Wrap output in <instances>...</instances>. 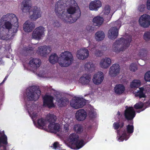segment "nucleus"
<instances>
[{
    "label": "nucleus",
    "instance_id": "1",
    "mask_svg": "<svg viewBox=\"0 0 150 150\" xmlns=\"http://www.w3.org/2000/svg\"><path fill=\"white\" fill-rule=\"evenodd\" d=\"M74 58L71 53L69 51H65L60 54L59 58L56 53L52 54L50 57L49 61L52 64H54L58 61L61 67H67L73 63Z\"/></svg>",
    "mask_w": 150,
    "mask_h": 150
},
{
    "label": "nucleus",
    "instance_id": "2",
    "mask_svg": "<svg viewBox=\"0 0 150 150\" xmlns=\"http://www.w3.org/2000/svg\"><path fill=\"white\" fill-rule=\"evenodd\" d=\"M76 5L71 6L67 10L68 13L71 14L69 16H68L67 13L63 11V13L60 14L62 15V17L58 16L59 18L63 20L64 23H71L75 22L81 16V12L78 6L75 7Z\"/></svg>",
    "mask_w": 150,
    "mask_h": 150
},
{
    "label": "nucleus",
    "instance_id": "3",
    "mask_svg": "<svg viewBox=\"0 0 150 150\" xmlns=\"http://www.w3.org/2000/svg\"><path fill=\"white\" fill-rule=\"evenodd\" d=\"M132 40V37L125 39L121 38L114 42L112 45V50L116 53L123 51L129 47Z\"/></svg>",
    "mask_w": 150,
    "mask_h": 150
},
{
    "label": "nucleus",
    "instance_id": "4",
    "mask_svg": "<svg viewBox=\"0 0 150 150\" xmlns=\"http://www.w3.org/2000/svg\"><path fill=\"white\" fill-rule=\"evenodd\" d=\"M75 4H76V3L74 0H60L58 1L54 6V11L56 15L62 17L60 14L62 13L65 8L69 7Z\"/></svg>",
    "mask_w": 150,
    "mask_h": 150
},
{
    "label": "nucleus",
    "instance_id": "5",
    "mask_svg": "<svg viewBox=\"0 0 150 150\" xmlns=\"http://www.w3.org/2000/svg\"><path fill=\"white\" fill-rule=\"evenodd\" d=\"M26 95L29 101H36L38 100L41 95V91L39 88L34 86L30 87L27 91Z\"/></svg>",
    "mask_w": 150,
    "mask_h": 150
},
{
    "label": "nucleus",
    "instance_id": "6",
    "mask_svg": "<svg viewBox=\"0 0 150 150\" xmlns=\"http://www.w3.org/2000/svg\"><path fill=\"white\" fill-rule=\"evenodd\" d=\"M139 25L144 28H147L150 25V16L147 14L142 15L139 19Z\"/></svg>",
    "mask_w": 150,
    "mask_h": 150
},
{
    "label": "nucleus",
    "instance_id": "7",
    "mask_svg": "<svg viewBox=\"0 0 150 150\" xmlns=\"http://www.w3.org/2000/svg\"><path fill=\"white\" fill-rule=\"evenodd\" d=\"M45 31V28L42 26H40L37 27L33 32L32 35V38L40 40L42 35H44Z\"/></svg>",
    "mask_w": 150,
    "mask_h": 150
},
{
    "label": "nucleus",
    "instance_id": "8",
    "mask_svg": "<svg viewBox=\"0 0 150 150\" xmlns=\"http://www.w3.org/2000/svg\"><path fill=\"white\" fill-rule=\"evenodd\" d=\"M1 19L4 21L9 20L12 25L18 23V19L16 16L14 14L11 13H7L5 15H3L1 18Z\"/></svg>",
    "mask_w": 150,
    "mask_h": 150
},
{
    "label": "nucleus",
    "instance_id": "9",
    "mask_svg": "<svg viewBox=\"0 0 150 150\" xmlns=\"http://www.w3.org/2000/svg\"><path fill=\"white\" fill-rule=\"evenodd\" d=\"M124 116L127 120H131L135 117L136 113L132 107H129L126 109L124 112Z\"/></svg>",
    "mask_w": 150,
    "mask_h": 150
},
{
    "label": "nucleus",
    "instance_id": "10",
    "mask_svg": "<svg viewBox=\"0 0 150 150\" xmlns=\"http://www.w3.org/2000/svg\"><path fill=\"white\" fill-rule=\"evenodd\" d=\"M53 97L51 96L46 95L43 98V105L44 106L51 108L54 106L53 103Z\"/></svg>",
    "mask_w": 150,
    "mask_h": 150
},
{
    "label": "nucleus",
    "instance_id": "11",
    "mask_svg": "<svg viewBox=\"0 0 150 150\" xmlns=\"http://www.w3.org/2000/svg\"><path fill=\"white\" fill-rule=\"evenodd\" d=\"M32 6V2L31 0H24L21 3V9L23 12L29 11Z\"/></svg>",
    "mask_w": 150,
    "mask_h": 150
},
{
    "label": "nucleus",
    "instance_id": "12",
    "mask_svg": "<svg viewBox=\"0 0 150 150\" xmlns=\"http://www.w3.org/2000/svg\"><path fill=\"white\" fill-rule=\"evenodd\" d=\"M35 27L34 23L29 20L25 21L23 25V29L26 32H32Z\"/></svg>",
    "mask_w": 150,
    "mask_h": 150
},
{
    "label": "nucleus",
    "instance_id": "13",
    "mask_svg": "<svg viewBox=\"0 0 150 150\" xmlns=\"http://www.w3.org/2000/svg\"><path fill=\"white\" fill-rule=\"evenodd\" d=\"M89 56L88 49H83L78 50L76 57L78 59L83 60L87 58Z\"/></svg>",
    "mask_w": 150,
    "mask_h": 150
},
{
    "label": "nucleus",
    "instance_id": "14",
    "mask_svg": "<svg viewBox=\"0 0 150 150\" xmlns=\"http://www.w3.org/2000/svg\"><path fill=\"white\" fill-rule=\"evenodd\" d=\"M39 54L42 56H46L51 50V46L44 45L38 47Z\"/></svg>",
    "mask_w": 150,
    "mask_h": 150
},
{
    "label": "nucleus",
    "instance_id": "15",
    "mask_svg": "<svg viewBox=\"0 0 150 150\" xmlns=\"http://www.w3.org/2000/svg\"><path fill=\"white\" fill-rule=\"evenodd\" d=\"M86 112L83 109L78 110L75 115L76 119L79 121L84 120L86 118Z\"/></svg>",
    "mask_w": 150,
    "mask_h": 150
},
{
    "label": "nucleus",
    "instance_id": "16",
    "mask_svg": "<svg viewBox=\"0 0 150 150\" xmlns=\"http://www.w3.org/2000/svg\"><path fill=\"white\" fill-rule=\"evenodd\" d=\"M110 69L109 74L112 77H115L117 75L120 70V66L117 64H113Z\"/></svg>",
    "mask_w": 150,
    "mask_h": 150
},
{
    "label": "nucleus",
    "instance_id": "17",
    "mask_svg": "<svg viewBox=\"0 0 150 150\" xmlns=\"http://www.w3.org/2000/svg\"><path fill=\"white\" fill-rule=\"evenodd\" d=\"M104 79V76L103 73L101 72H99L94 74L93 81V83L97 85L101 83Z\"/></svg>",
    "mask_w": 150,
    "mask_h": 150
},
{
    "label": "nucleus",
    "instance_id": "18",
    "mask_svg": "<svg viewBox=\"0 0 150 150\" xmlns=\"http://www.w3.org/2000/svg\"><path fill=\"white\" fill-rule=\"evenodd\" d=\"M33 13L31 16V18L34 21L36 20L41 16L42 12L40 8L35 6L33 10Z\"/></svg>",
    "mask_w": 150,
    "mask_h": 150
},
{
    "label": "nucleus",
    "instance_id": "19",
    "mask_svg": "<svg viewBox=\"0 0 150 150\" xmlns=\"http://www.w3.org/2000/svg\"><path fill=\"white\" fill-rule=\"evenodd\" d=\"M118 34V30L115 27H111L109 30L108 37L111 39H115L117 38Z\"/></svg>",
    "mask_w": 150,
    "mask_h": 150
},
{
    "label": "nucleus",
    "instance_id": "20",
    "mask_svg": "<svg viewBox=\"0 0 150 150\" xmlns=\"http://www.w3.org/2000/svg\"><path fill=\"white\" fill-rule=\"evenodd\" d=\"M102 6L101 2L98 0L92 1L90 4L89 8L91 10L97 11Z\"/></svg>",
    "mask_w": 150,
    "mask_h": 150
},
{
    "label": "nucleus",
    "instance_id": "21",
    "mask_svg": "<svg viewBox=\"0 0 150 150\" xmlns=\"http://www.w3.org/2000/svg\"><path fill=\"white\" fill-rule=\"evenodd\" d=\"M41 63L40 59L37 58H33L29 62L30 65L34 69H36L39 67L41 65Z\"/></svg>",
    "mask_w": 150,
    "mask_h": 150
},
{
    "label": "nucleus",
    "instance_id": "22",
    "mask_svg": "<svg viewBox=\"0 0 150 150\" xmlns=\"http://www.w3.org/2000/svg\"><path fill=\"white\" fill-rule=\"evenodd\" d=\"M60 126L57 123L52 122L50 123L48 125V129L54 133H56L60 131Z\"/></svg>",
    "mask_w": 150,
    "mask_h": 150
},
{
    "label": "nucleus",
    "instance_id": "23",
    "mask_svg": "<svg viewBox=\"0 0 150 150\" xmlns=\"http://www.w3.org/2000/svg\"><path fill=\"white\" fill-rule=\"evenodd\" d=\"M92 22L94 25L100 27L103 23L104 19L102 16H97L93 18Z\"/></svg>",
    "mask_w": 150,
    "mask_h": 150
},
{
    "label": "nucleus",
    "instance_id": "24",
    "mask_svg": "<svg viewBox=\"0 0 150 150\" xmlns=\"http://www.w3.org/2000/svg\"><path fill=\"white\" fill-rule=\"evenodd\" d=\"M90 79L91 77L90 75L84 74L80 78L79 82L82 85H87L89 83Z\"/></svg>",
    "mask_w": 150,
    "mask_h": 150
},
{
    "label": "nucleus",
    "instance_id": "25",
    "mask_svg": "<svg viewBox=\"0 0 150 150\" xmlns=\"http://www.w3.org/2000/svg\"><path fill=\"white\" fill-rule=\"evenodd\" d=\"M111 60L109 58L106 57L102 59L100 62V67L103 68H107L111 64Z\"/></svg>",
    "mask_w": 150,
    "mask_h": 150
},
{
    "label": "nucleus",
    "instance_id": "26",
    "mask_svg": "<svg viewBox=\"0 0 150 150\" xmlns=\"http://www.w3.org/2000/svg\"><path fill=\"white\" fill-rule=\"evenodd\" d=\"M125 90V87L122 84L117 85L114 88L115 93L119 95L122 94Z\"/></svg>",
    "mask_w": 150,
    "mask_h": 150
},
{
    "label": "nucleus",
    "instance_id": "27",
    "mask_svg": "<svg viewBox=\"0 0 150 150\" xmlns=\"http://www.w3.org/2000/svg\"><path fill=\"white\" fill-rule=\"evenodd\" d=\"M95 37L97 41H100L104 39L105 37V34L103 31H98L96 33Z\"/></svg>",
    "mask_w": 150,
    "mask_h": 150
},
{
    "label": "nucleus",
    "instance_id": "28",
    "mask_svg": "<svg viewBox=\"0 0 150 150\" xmlns=\"http://www.w3.org/2000/svg\"><path fill=\"white\" fill-rule=\"evenodd\" d=\"M144 89L143 87H141L139 88V90L134 93V95L136 97H139L140 98H145L146 95L144 93Z\"/></svg>",
    "mask_w": 150,
    "mask_h": 150
},
{
    "label": "nucleus",
    "instance_id": "29",
    "mask_svg": "<svg viewBox=\"0 0 150 150\" xmlns=\"http://www.w3.org/2000/svg\"><path fill=\"white\" fill-rule=\"evenodd\" d=\"M74 131L76 133V134H81L82 133L83 131V126L81 124H76L74 125L73 127Z\"/></svg>",
    "mask_w": 150,
    "mask_h": 150
},
{
    "label": "nucleus",
    "instance_id": "30",
    "mask_svg": "<svg viewBox=\"0 0 150 150\" xmlns=\"http://www.w3.org/2000/svg\"><path fill=\"white\" fill-rule=\"evenodd\" d=\"M47 121L46 119L41 118L38 119L37 121V124L40 129H42L45 126Z\"/></svg>",
    "mask_w": 150,
    "mask_h": 150
},
{
    "label": "nucleus",
    "instance_id": "31",
    "mask_svg": "<svg viewBox=\"0 0 150 150\" xmlns=\"http://www.w3.org/2000/svg\"><path fill=\"white\" fill-rule=\"evenodd\" d=\"M8 33V31H6L4 30H2L1 31V29H0V38L6 40H8L10 37Z\"/></svg>",
    "mask_w": 150,
    "mask_h": 150
},
{
    "label": "nucleus",
    "instance_id": "32",
    "mask_svg": "<svg viewBox=\"0 0 150 150\" xmlns=\"http://www.w3.org/2000/svg\"><path fill=\"white\" fill-rule=\"evenodd\" d=\"M79 137L76 133H73L71 134L69 137V140L71 142L74 143L79 140Z\"/></svg>",
    "mask_w": 150,
    "mask_h": 150
},
{
    "label": "nucleus",
    "instance_id": "33",
    "mask_svg": "<svg viewBox=\"0 0 150 150\" xmlns=\"http://www.w3.org/2000/svg\"><path fill=\"white\" fill-rule=\"evenodd\" d=\"M46 119L47 122H50V123L52 122H54L57 120L56 116L53 114L49 113L46 116Z\"/></svg>",
    "mask_w": 150,
    "mask_h": 150
},
{
    "label": "nucleus",
    "instance_id": "34",
    "mask_svg": "<svg viewBox=\"0 0 150 150\" xmlns=\"http://www.w3.org/2000/svg\"><path fill=\"white\" fill-rule=\"evenodd\" d=\"M120 130H117V134L119 137L118 139L120 140V141L122 142L125 139H126L127 137V134L125 130L123 131L121 135H120Z\"/></svg>",
    "mask_w": 150,
    "mask_h": 150
},
{
    "label": "nucleus",
    "instance_id": "35",
    "mask_svg": "<svg viewBox=\"0 0 150 150\" xmlns=\"http://www.w3.org/2000/svg\"><path fill=\"white\" fill-rule=\"evenodd\" d=\"M124 122L123 121L115 122L113 125V127L115 129L118 130L120 128H122L124 126Z\"/></svg>",
    "mask_w": 150,
    "mask_h": 150
},
{
    "label": "nucleus",
    "instance_id": "36",
    "mask_svg": "<svg viewBox=\"0 0 150 150\" xmlns=\"http://www.w3.org/2000/svg\"><path fill=\"white\" fill-rule=\"evenodd\" d=\"M58 103L60 106H66L68 103V100L65 98H61L58 100Z\"/></svg>",
    "mask_w": 150,
    "mask_h": 150
},
{
    "label": "nucleus",
    "instance_id": "37",
    "mask_svg": "<svg viewBox=\"0 0 150 150\" xmlns=\"http://www.w3.org/2000/svg\"><path fill=\"white\" fill-rule=\"evenodd\" d=\"M141 82L139 80H134L131 83L130 86L132 88H138L140 86Z\"/></svg>",
    "mask_w": 150,
    "mask_h": 150
},
{
    "label": "nucleus",
    "instance_id": "38",
    "mask_svg": "<svg viewBox=\"0 0 150 150\" xmlns=\"http://www.w3.org/2000/svg\"><path fill=\"white\" fill-rule=\"evenodd\" d=\"M33 51V49L31 47H24L23 49V54L26 56L32 53Z\"/></svg>",
    "mask_w": 150,
    "mask_h": 150
},
{
    "label": "nucleus",
    "instance_id": "39",
    "mask_svg": "<svg viewBox=\"0 0 150 150\" xmlns=\"http://www.w3.org/2000/svg\"><path fill=\"white\" fill-rule=\"evenodd\" d=\"M78 98L76 99H72L70 101V105L71 106L75 109H78Z\"/></svg>",
    "mask_w": 150,
    "mask_h": 150
},
{
    "label": "nucleus",
    "instance_id": "40",
    "mask_svg": "<svg viewBox=\"0 0 150 150\" xmlns=\"http://www.w3.org/2000/svg\"><path fill=\"white\" fill-rule=\"evenodd\" d=\"M74 145H76L77 149H79L84 145V141L83 139L78 140L74 143Z\"/></svg>",
    "mask_w": 150,
    "mask_h": 150
},
{
    "label": "nucleus",
    "instance_id": "41",
    "mask_svg": "<svg viewBox=\"0 0 150 150\" xmlns=\"http://www.w3.org/2000/svg\"><path fill=\"white\" fill-rule=\"evenodd\" d=\"M132 125H128L126 126V131L127 133L131 134L134 132V127L133 125V122L132 123Z\"/></svg>",
    "mask_w": 150,
    "mask_h": 150
},
{
    "label": "nucleus",
    "instance_id": "42",
    "mask_svg": "<svg viewBox=\"0 0 150 150\" xmlns=\"http://www.w3.org/2000/svg\"><path fill=\"white\" fill-rule=\"evenodd\" d=\"M94 65L91 62H88L86 63L85 65V68L86 70L90 71L92 70L94 68Z\"/></svg>",
    "mask_w": 150,
    "mask_h": 150
},
{
    "label": "nucleus",
    "instance_id": "43",
    "mask_svg": "<svg viewBox=\"0 0 150 150\" xmlns=\"http://www.w3.org/2000/svg\"><path fill=\"white\" fill-rule=\"evenodd\" d=\"M7 140V137L4 134L1 135L0 137V141L3 144L7 145L8 144Z\"/></svg>",
    "mask_w": 150,
    "mask_h": 150
},
{
    "label": "nucleus",
    "instance_id": "44",
    "mask_svg": "<svg viewBox=\"0 0 150 150\" xmlns=\"http://www.w3.org/2000/svg\"><path fill=\"white\" fill-rule=\"evenodd\" d=\"M78 108H81L84 106L86 103V100L81 99L78 98Z\"/></svg>",
    "mask_w": 150,
    "mask_h": 150
},
{
    "label": "nucleus",
    "instance_id": "45",
    "mask_svg": "<svg viewBox=\"0 0 150 150\" xmlns=\"http://www.w3.org/2000/svg\"><path fill=\"white\" fill-rule=\"evenodd\" d=\"M5 21L3 26L5 28L8 29V30H10L12 28V24L9 20Z\"/></svg>",
    "mask_w": 150,
    "mask_h": 150
},
{
    "label": "nucleus",
    "instance_id": "46",
    "mask_svg": "<svg viewBox=\"0 0 150 150\" xmlns=\"http://www.w3.org/2000/svg\"><path fill=\"white\" fill-rule=\"evenodd\" d=\"M110 6L108 5H107L105 6L103 12L105 15H108L110 13Z\"/></svg>",
    "mask_w": 150,
    "mask_h": 150
},
{
    "label": "nucleus",
    "instance_id": "47",
    "mask_svg": "<svg viewBox=\"0 0 150 150\" xmlns=\"http://www.w3.org/2000/svg\"><path fill=\"white\" fill-rule=\"evenodd\" d=\"M143 38L146 41H149L150 40V32L148 31H146L144 32Z\"/></svg>",
    "mask_w": 150,
    "mask_h": 150
},
{
    "label": "nucleus",
    "instance_id": "48",
    "mask_svg": "<svg viewBox=\"0 0 150 150\" xmlns=\"http://www.w3.org/2000/svg\"><path fill=\"white\" fill-rule=\"evenodd\" d=\"M147 51L144 48H142L140 50L138 55L140 57H145L147 54Z\"/></svg>",
    "mask_w": 150,
    "mask_h": 150
},
{
    "label": "nucleus",
    "instance_id": "49",
    "mask_svg": "<svg viewBox=\"0 0 150 150\" xmlns=\"http://www.w3.org/2000/svg\"><path fill=\"white\" fill-rule=\"evenodd\" d=\"M144 106L143 103L140 101L134 105V108L136 109L142 108Z\"/></svg>",
    "mask_w": 150,
    "mask_h": 150
},
{
    "label": "nucleus",
    "instance_id": "50",
    "mask_svg": "<svg viewBox=\"0 0 150 150\" xmlns=\"http://www.w3.org/2000/svg\"><path fill=\"white\" fill-rule=\"evenodd\" d=\"M129 69L130 71L134 72L137 70V67L135 63H132L130 65Z\"/></svg>",
    "mask_w": 150,
    "mask_h": 150
},
{
    "label": "nucleus",
    "instance_id": "51",
    "mask_svg": "<svg viewBox=\"0 0 150 150\" xmlns=\"http://www.w3.org/2000/svg\"><path fill=\"white\" fill-rule=\"evenodd\" d=\"M18 24L17 23L14 25V24L12 25L11 29L12 30V33H16L18 30Z\"/></svg>",
    "mask_w": 150,
    "mask_h": 150
},
{
    "label": "nucleus",
    "instance_id": "52",
    "mask_svg": "<svg viewBox=\"0 0 150 150\" xmlns=\"http://www.w3.org/2000/svg\"><path fill=\"white\" fill-rule=\"evenodd\" d=\"M144 79L146 81H150V71H147L145 74Z\"/></svg>",
    "mask_w": 150,
    "mask_h": 150
},
{
    "label": "nucleus",
    "instance_id": "53",
    "mask_svg": "<svg viewBox=\"0 0 150 150\" xmlns=\"http://www.w3.org/2000/svg\"><path fill=\"white\" fill-rule=\"evenodd\" d=\"M86 29L89 32H92L94 30V28L92 26L88 25L86 27Z\"/></svg>",
    "mask_w": 150,
    "mask_h": 150
},
{
    "label": "nucleus",
    "instance_id": "54",
    "mask_svg": "<svg viewBox=\"0 0 150 150\" xmlns=\"http://www.w3.org/2000/svg\"><path fill=\"white\" fill-rule=\"evenodd\" d=\"M95 54L96 56L97 57H100L103 54V52L100 50H96Z\"/></svg>",
    "mask_w": 150,
    "mask_h": 150
},
{
    "label": "nucleus",
    "instance_id": "55",
    "mask_svg": "<svg viewBox=\"0 0 150 150\" xmlns=\"http://www.w3.org/2000/svg\"><path fill=\"white\" fill-rule=\"evenodd\" d=\"M89 117L91 118L95 117L96 115V112L93 111H91L89 113Z\"/></svg>",
    "mask_w": 150,
    "mask_h": 150
},
{
    "label": "nucleus",
    "instance_id": "56",
    "mask_svg": "<svg viewBox=\"0 0 150 150\" xmlns=\"http://www.w3.org/2000/svg\"><path fill=\"white\" fill-rule=\"evenodd\" d=\"M145 9V5L144 4L140 5L138 8V9L140 12H142Z\"/></svg>",
    "mask_w": 150,
    "mask_h": 150
},
{
    "label": "nucleus",
    "instance_id": "57",
    "mask_svg": "<svg viewBox=\"0 0 150 150\" xmlns=\"http://www.w3.org/2000/svg\"><path fill=\"white\" fill-rule=\"evenodd\" d=\"M53 24L54 27H59L60 25L59 23L57 20L54 21Z\"/></svg>",
    "mask_w": 150,
    "mask_h": 150
},
{
    "label": "nucleus",
    "instance_id": "58",
    "mask_svg": "<svg viewBox=\"0 0 150 150\" xmlns=\"http://www.w3.org/2000/svg\"><path fill=\"white\" fill-rule=\"evenodd\" d=\"M59 143L57 142H55L53 144V148L56 149L58 147Z\"/></svg>",
    "mask_w": 150,
    "mask_h": 150
},
{
    "label": "nucleus",
    "instance_id": "59",
    "mask_svg": "<svg viewBox=\"0 0 150 150\" xmlns=\"http://www.w3.org/2000/svg\"><path fill=\"white\" fill-rule=\"evenodd\" d=\"M147 9L150 10V0H147L146 2Z\"/></svg>",
    "mask_w": 150,
    "mask_h": 150
},
{
    "label": "nucleus",
    "instance_id": "60",
    "mask_svg": "<svg viewBox=\"0 0 150 150\" xmlns=\"http://www.w3.org/2000/svg\"><path fill=\"white\" fill-rule=\"evenodd\" d=\"M64 129L67 132L68 131L69 129V126L68 125H65L64 126Z\"/></svg>",
    "mask_w": 150,
    "mask_h": 150
},
{
    "label": "nucleus",
    "instance_id": "61",
    "mask_svg": "<svg viewBox=\"0 0 150 150\" xmlns=\"http://www.w3.org/2000/svg\"><path fill=\"white\" fill-rule=\"evenodd\" d=\"M0 150H6V147L5 145H0Z\"/></svg>",
    "mask_w": 150,
    "mask_h": 150
},
{
    "label": "nucleus",
    "instance_id": "62",
    "mask_svg": "<svg viewBox=\"0 0 150 150\" xmlns=\"http://www.w3.org/2000/svg\"><path fill=\"white\" fill-rule=\"evenodd\" d=\"M95 48H96L95 45H93V47H92V48H91V50H90L89 48H88V49H89L90 50L93 51V50H94Z\"/></svg>",
    "mask_w": 150,
    "mask_h": 150
},
{
    "label": "nucleus",
    "instance_id": "63",
    "mask_svg": "<svg viewBox=\"0 0 150 150\" xmlns=\"http://www.w3.org/2000/svg\"><path fill=\"white\" fill-rule=\"evenodd\" d=\"M8 78V76H6L4 79L6 80Z\"/></svg>",
    "mask_w": 150,
    "mask_h": 150
},
{
    "label": "nucleus",
    "instance_id": "64",
    "mask_svg": "<svg viewBox=\"0 0 150 150\" xmlns=\"http://www.w3.org/2000/svg\"><path fill=\"white\" fill-rule=\"evenodd\" d=\"M6 80H5L4 79L2 82V83H1V84L3 83Z\"/></svg>",
    "mask_w": 150,
    "mask_h": 150
}]
</instances>
